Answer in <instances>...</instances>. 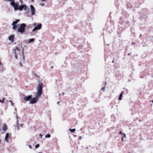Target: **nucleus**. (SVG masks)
Returning <instances> with one entry per match:
<instances>
[{
	"mask_svg": "<svg viewBox=\"0 0 153 153\" xmlns=\"http://www.w3.org/2000/svg\"><path fill=\"white\" fill-rule=\"evenodd\" d=\"M26 26L24 23H22L20 25V27L18 29V31L20 33H23L25 31V28Z\"/></svg>",
	"mask_w": 153,
	"mask_h": 153,
	"instance_id": "nucleus-2",
	"label": "nucleus"
},
{
	"mask_svg": "<svg viewBox=\"0 0 153 153\" xmlns=\"http://www.w3.org/2000/svg\"><path fill=\"white\" fill-rule=\"evenodd\" d=\"M27 8V6L25 4L21 5L18 8V9L19 10H22L23 9L25 10H26Z\"/></svg>",
	"mask_w": 153,
	"mask_h": 153,
	"instance_id": "nucleus-6",
	"label": "nucleus"
},
{
	"mask_svg": "<svg viewBox=\"0 0 153 153\" xmlns=\"http://www.w3.org/2000/svg\"><path fill=\"white\" fill-rule=\"evenodd\" d=\"M9 102H12V101H11V100H10V101H9Z\"/></svg>",
	"mask_w": 153,
	"mask_h": 153,
	"instance_id": "nucleus-42",
	"label": "nucleus"
},
{
	"mask_svg": "<svg viewBox=\"0 0 153 153\" xmlns=\"http://www.w3.org/2000/svg\"><path fill=\"white\" fill-rule=\"evenodd\" d=\"M135 44V42H132V43L131 44H132V45H133V44Z\"/></svg>",
	"mask_w": 153,
	"mask_h": 153,
	"instance_id": "nucleus-33",
	"label": "nucleus"
},
{
	"mask_svg": "<svg viewBox=\"0 0 153 153\" xmlns=\"http://www.w3.org/2000/svg\"><path fill=\"white\" fill-rule=\"evenodd\" d=\"M123 92H122L120 94V97H123Z\"/></svg>",
	"mask_w": 153,
	"mask_h": 153,
	"instance_id": "nucleus-27",
	"label": "nucleus"
},
{
	"mask_svg": "<svg viewBox=\"0 0 153 153\" xmlns=\"http://www.w3.org/2000/svg\"><path fill=\"white\" fill-rule=\"evenodd\" d=\"M36 90H37V92L35 95V97L32 99L31 98L30 100V102L31 104H33L36 103L39 98L40 97L42 94V83L39 84L38 87L36 88Z\"/></svg>",
	"mask_w": 153,
	"mask_h": 153,
	"instance_id": "nucleus-1",
	"label": "nucleus"
},
{
	"mask_svg": "<svg viewBox=\"0 0 153 153\" xmlns=\"http://www.w3.org/2000/svg\"><path fill=\"white\" fill-rule=\"evenodd\" d=\"M151 101L153 103V100Z\"/></svg>",
	"mask_w": 153,
	"mask_h": 153,
	"instance_id": "nucleus-46",
	"label": "nucleus"
},
{
	"mask_svg": "<svg viewBox=\"0 0 153 153\" xmlns=\"http://www.w3.org/2000/svg\"><path fill=\"white\" fill-rule=\"evenodd\" d=\"M39 5L42 6H43L44 5V3H40Z\"/></svg>",
	"mask_w": 153,
	"mask_h": 153,
	"instance_id": "nucleus-24",
	"label": "nucleus"
},
{
	"mask_svg": "<svg viewBox=\"0 0 153 153\" xmlns=\"http://www.w3.org/2000/svg\"><path fill=\"white\" fill-rule=\"evenodd\" d=\"M105 86L104 87H103L102 88V90L103 91H104L105 90V86L106 85V82H105Z\"/></svg>",
	"mask_w": 153,
	"mask_h": 153,
	"instance_id": "nucleus-20",
	"label": "nucleus"
},
{
	"mask_svg": "<svg viewBox=\"0 0 153 153\" xmlns=\"http://www.w3.org/2000/svg\"><path fill=\"white\" fill-rule=\"evenodd\" d=\"M24 49H23L22 51V59H21L20 61H22V63H25V56L24 53Z\"/></svg>",
	"mask_w": 153,
	"mask_h": 153,
	"instance_id": "nucleus-8",
	"label": "nucleus"
},
{
	"mask_svg": "<svg viewBox=\"0 0 153 153\" xmlns=\"http://www.w3.org/2000/svg\"><path fill=\"white\" fill-rule=\"evenodd\" d=\"M0 102H1L2 103H3L4 102V101H3L2 100H0Z\"/></svg>",
	"mask_w": 153,
	"mask_h": 153,
	"instance_id": "nucleus-28",
	"label": "nucleus"
},
{
	"mask_svg": "<svg viewBox=\"0 0 153 153\" xmlns=\"http://www.w3.org/2000/svg\"><path fill=\"white\" fill-rule=\"evenodd\" d=\"M32 98V95H30L27 96H25L24 98V100L25 101H28L30 100Z\"/></svg>",
	"mask_w": 153,
	"mask_h": 153,
	"instance_id": "nucleus-7",
	"label": "nucleus"
},
{
	"mask_svg": "<svg viewBox=\"0 0 153 153\" xmlns=\"http://www.w3.org/2000/svg\"><path fill=\"white\" fill-rule=\"evenodd\" d=\"M15 3V1L13 0L10 2V4L13 6V5H14Z\"/></svg>",
	"mask_w": 153,
	"mask_h": 153,
	"instance_id": "nucleus-18",
	"label": "nucleus"
},
{
	"mask_svg": "<svg viewBox=\"0 0 153 153\" xmlns=\"http://www.w3.org/2000/svg\"><path fill=\"white\" fill-rule=\"evenodd\" d=\"M30 8L31 15L32 16L34 15L36 13V10L35 8L32 5H30Z\"/></svg>",
	"mask_w": 153,
	"mask_h": 153,
	"instance_id": "nucleus-4",
	"label": "nucleus"
},
{
	"mask_svg": "<svg viewBox=\"0 0 153 153\" xmlns=\"http://www.w3.org/2000/svg\"><path fill=\"white\" fill-rule=\"evenodd\" d=\"M5 0L6 1H13V0Z\"/></svg>",
	"mask_w": 153,
	"mask_h": 153,
	"instance_id": "nucleus-32",
	"label": "nucleus"
},
{
	"mask_svg": "<svg viewBox=\"0 0 153 153\" xmlns=\"http://www.w3.org/2000/svg\"><path fill=\"white\" fill-rule=\"evenodd\" d=\"M35 39L34 38H32L30 39L28 42V43H30L31 42H33L34 41Z\"/></svg>",
	"mask_w": 153,
	"mask_h": 153,
	"instance_id": "nucleus-14",
	"label": "nucleus"
},
{
	"mask_svg": "<svg viewBox=\"0 0 153 153\" xmlns=\"http://www.w3.org/2000/svg\"><path fill=\"white\" fill-rule=\"evenodd\" d=\"M13 51L14 52V54H15V58L17 59V54L16 52V49H13Z\"/></svg>",
	"mask_w": 153,
	"mask_h": 153,
	"instance_id": "nucleus-15",
	"label": "nucleus"
},
{
	"mask_svg": "<svg viewBox=\"0 0 153 153\" xmlns=\"http://www.w3.org/2000/svg\"><path fill=\"white\" fill-rule=\"evenodd\" d=\"M16 119H18V116H17V114H16ZM16 124L17 125V127H19L20 126H23V124H19V123L18 121V119H17V120Z\"/></svg>",
	"mask_w": 153,
	"mask_h": 153,
	"instance_id": "nucleus-10",
	"label": "nucleus"
},
{
	"mask_svg": "<svg viewBox=\"0 0 153 153\" xmlns=\"http://www.w3.org/2000/svg\"><path fill=\"white\" fill-rule=\"evenodd\" d=\"M31 1L32 2H33L34 1L33 0H31Z\"/></svg>",
	"mask_w": 153,
	"mask_h": 153,
	"instance_id": "nucleus-40",
	"label": "nucleus"
},
{
	"mask_svg": "<svg viewBox=\"0 0 153 153\" xmlns=\"http://www.w3.org/2000/svg\"><path fill=\"white\" fill-rule=\"evenodd\" d=\"M46 0H41V1H46Z\"/></svg>",
	"mask_w": 153,
	"mask_h": 153,
	"instance_id": "nucleus-36",
	"label": "nucleus"
},
{
	"mask_svg": "<svg viewBox=\"0 0 153 153\" xmlns=\"http://www.w3.org/2000/svg\"><path fill=\"white\" fill-rule=\"evenodd\" d=\"M7 126L6 124H3L2 126V130L3 131L2 132V133L3 134L5 133V131L7 130Z\"/></svg>",
	"mask_w": 153,
	"mask_h": 153,
	"instance_id": "nucleus-5",
	"label": "nucleus"
},
{
	"mask_svg": "<svg viewBox=\"0 0 153 153\" xmlns=\"http://www.w3.org/2000/svg\"><path fill=\"white\" fill-rule=\"evenodd\" d=\"M62 94L63 95H64V93H62Z\"/></svg>",
	"mask_w": 153,
	"mask_h": 153,
	"instance_id": "nucleus-45",
	"label": "nucleus"
},
{
	"mask_svg": "<svg viewBox=\"0 0 153 153\" xmlns=\"http://www.w3.org/2000/svg\"><path fill=\"white\" fill-rule=\"evenodd\" d=\"M79 139H80V140H81V137H79Z\"/></svg>",
	"mask_w": 153,
	"mask_h": 153,
	"instance_id": "nucleus-38",
	"label": "nucleus"
},
{
	"mask_svg": "<svg viewBox=\"0 0 153 153\" xmlns=\"http://www.w3.org/2000/svg\"><path fill=\"white\" fill-rule=\"evenodd\" d=\"M16 49L19 52L20 51V49H19V48H18V47H16Z\"/></svg>",
	"mask_w": 153,
	"mask_h": 153,
	"instance_id": "nucleus-25",
	"label": "nucleus"
},
{
	"mask_svg": "<svg viewBox=\"0 0 153 153\" xmlns=\"http://www.w3.org/2000/svg\"><path fill=\"white\" fill-rule=\"evenodd\" d=\"M33 26H36L37 25V23H33Z\"/></svg>",
	"mask_w": 153,
	"mask_h": 153,
	"instance_id": "nucleus-26",
	"label": "nucleus"
},
{
	"mask_svg": "<svg viewBox=\"0 0 153 153\" xmlns=\"http://www.w3.org/2000/svg\"><path fill=\"white\" fill-rule=\"evenodd\" d=\"M118 99H119V100H122V99L121 97H120V96H119V98Z\"/></svg>",
	"mask_w": 153,
	"mask_h": 153,
	"instance_id": "nucleus-31",
	"label": "nucleus"
},
{
	"mask_svg": "<svg viewBox=\"0 0 153 153\" xmlns=\"http://www.w3.org/2000/svg\"><path fill=\"white\" fill-rule=\"evenodd\" d=\"M74 137H76V135H74Z\"/></svg>",
	"mask_w": 153,
	"mask_h": 153,
	"instance_id": "nucleus-39",
	"label": "nucleus"
},
{
	"mask_svg": "<svg viewBox=\"0 0 153 153\" xmlns=\"http://www.w3.org/2000/svg\"><path fill=\"white\" fill-rule=\"evenodd\" d=\"M142 36V35H140V37H141V36Z\"/></svg>",
	"mask_w": 153,
	"mask_h": 153,
	"instance_id": "nucleus-47",
	"label": "nucleus"
},
{
	"mask_svg": "<svg viewBox=\"0 0 153 153\" xmlns=\"http://www.w3.org/2000/svg\"><path fill=\"white\" fill-rule=\"evenodd\" d=\"M14 35H10L8 37V39L9 41H11L12 42H14Z\"/></svg>",
	"mask_w": 153,
	"mask_h": 153,
	"instance_id": "nucleus-9",
	"label": "nucleus"
},
{
	"mask_svg": "<svg viewBox=\"0 0 153 153\" xmlns=\"http://www.w3.org/2000/svg\"><path fill=\"white\" fill-rule=\"evenodd\" d=\"M29 147L30 148H31V145H29Z\"/></svg>",
	"mask_w": 153,
	"mask_h": 153,
	"instance_id": "nucleus-35",
	"label": "nucleus"
},
{
	"mask_svg": "<svg viewBox=\"0 0 153 153\" xmlns=\"http://www.w3.org/2000/svg\"><path fill=\"white\" fill-rule=\"evenodd\" d=\"M38 153H42V152H38Z\"/></svg>",
	"mask_w": 153,
	"mask_h": 153,
	"instance_id": "nucleus-51",
	"label": "nucleus"
},
{
	"mask_svg": "<svg viewBox=\"0 0 153 153\" xmlns=\"http://www.w3.org/2000/svg\"><path fill=\"white\" fill-rule=\"evenodd\" d=\"M59 103V102H57V104H58Z\"/></svg>",
	"mask_w": 153,
	"mask_h": 153,
	"instance_id": "nucleus-48",
	"label": "nucleus"
},
{
	"mask_svg": "<svg viewBox=\"0 0 153 153\" xmlns=\"http://www.w3.org/2000/svg\"><path fill=\"white\" fill-rule=\"evenodd\" d=\"M35 148L36 149L38 148L39 147V144H37L35 146Z\"/></svg>",
	"mask_w": 153,
	"mask_h": 153,
	"instance_id": "nucleus-23",
	"label": "nucleus"
},
{
	"mask_svg": "<svg viewBox=\"0 0 153 153\" xmlns=\"http://www.w3.org/2000/svg\"><path fill=\"white\" fill-rule=\"evenodd\" d=\"M13 25V29L15 30L17 28V26L16 25Z\"/></svg>",
	"mask_w": 153,
	"mask_h": 153,
	"instance_id": "nucleus-19",
	"label": "nucleus"
},
{
	"mask_svg": "<svg viewBox=\"0 0 153 153\" xmlns=\"http://www.w3.org/2000/svg\"><path fill=\"white\" fill-rule=\"evenodd\" d=\"M69 131H71L72 132H74L75 131L76 129L75 128H73V129H69Z\"/></svg>",
	"mask_w": 153,
	"mask_h": 153,
	"instance_id": "nucleus-17",
	"label": "nucleus"
},
{
	"mask_svg": "<svg viewBox=\"0 0 153 153\" xmlns=\"http://www.w3.org/2000/svg\"><path fill=\"white\" fill-rule=\"evenodd\" d=\"M42 27V24H39L33 29L32 31L33 32H34L36 30H39Z\"/></svg>",
	"mask_w": 153,
	"mask_h": 153,
	"instance_id": "nucleus-3",
	"label": "nucleus"
},
{
	"mask_svg": "<svg viewBox=\"0 0 153 153\" xmlns=\"http://www.w3.org/2000/svg\"><path fill=\"white\" fill-rule=\"evenodd\" d=\"M50 137V134H47L45 136V137L46 138H49Z\"/></svg>",
	"mask_w": 153,
	"mask_h": 153,
	"instance_id": "nucleus-21",
	"label": "nucleus"
},
{
	"mask_svg": "<svg viewBox=\"0 0 153 153\" xmlns=\"http://www.w3.org/2000/svg\"><path fill=\"white\" fill-rule=\"evenodd\" d=\"M20 20L19 19H17L16 21H13V22L12 25H16L19 21Z\"/></svg>",
	"mask_w": 153,
	"mask_h": 153,
	"instance_id": "nucleus-13",
	"label": "nucleus"
},
{
	"mask_svg": "<svg viewBox=\"0 0 153 153\" xmlns=\"http://www.w3.org/2000/svg\"><path fill=\"white\" fill-rule=\"evenodd\" d=\"M119 134H125L124 133L123 134L122 131H120V132L119 133Z\"/></svg>",
	"mask_w": 153,
	"mask_h": 153,
	"instance_id": "nucleus-29",
	"label": "nucleus"
},
{
	"mask_svg": "<svg viewBox=\"0 0 153 153\" xmlns=\"http://www.w3.org/2000/svg\"><path fill=\"white\" fill-rule=\"evenodd\" d=\"M53 66H51V68L52 69L53 68Z\"/></svg>",
	"mask_w": 153,
	"mask_h": 153,
	"instance_id": "nucleus-43",
	"label": "nucleus"
},
{
	"mask_svg": "<svg viewBox=\"0 0 153 153\" xmlns=\"http://www.w3.org/2000/svg\"><path fill=\"white\" fill-rule=\"evenodd\" d=\"M11 105L12 106H13V103L12 102H11Z\"/></svg>",
	"mask_w": 153,
	"mask_h": 153,
	"instance_id": "nucleus-34",
	"label": "nucleus"
},
{
	"mask_svg": "<svg viewBox=\"0 0 153 153\" xmlns=\"http://www.w3.org/2000/svg\"><path fill=\"white\" fill-rule=\"evenodd\" d=\"M42 134H39V136H40V138H42Z\"/></svg>",
	"mask_w": 153,
	"mask_h": 153,
	"instance_id": "nucleus-30",
	"label": "nucleus"
},
{
	"mask_svg": "<svg viewBox=\"0 0 153 153\" xmlns=\"http://www.w3.org/2000/svg\"><path fill=\"white\" fill-rule=\"evenodd\" d=\"M127 138L126 134H123V136L121 138V140L123 141H125L126 140V138Z\"/></svg>",
	"mask_w": 153,
	"mask_h": 153,
	"instance_id": "nucleus-12",
	"label": "nucleus"
},
{
	"mask_svg": "<svg viewBox=\"0 0 153 153\" xmlns=\"http://www.w3.org/2000/svg\"><path fill=\"white\" fill-rule=\"evenodd\" d=\"M9 134H6L5 137V141L7 142H8V138L9 137Z\"/></svg>",
	"mask_w": 153,
	"mask_h": 153,
	"instance_id": "nucleus-16",
	"label": "nucleus"
},
{
	"mask_svg": "<svg viewBox=\"0 0 153 153\" xmlns=\"http://www.w3.org/2000/svg\"><path fill=\"white\" fill-rule=\"evenodd\" d=\"M16 111H15V112H14V114H15V113H16Z\"/></svg>",
	"mask_w": 153,
	"mask_h": 153,
	"instance_id": "nucleus-50",
	"label": "nucleus"
},
{
	"mask_svg": "<svg viewBox=\"0 0 153 153\" xmlns=\"http://www.w3.org/2000/svg\"><path fill=\"white\" fill-rule=\"evenodd\" d=\"M22 61H20V63H19V65L20 67H22L23 66L22 65Z\"/></svg>",
	"mask_w": 153,
	"mask_h": 153,
	"instance_id": "nucleus-22",
	"label": "nucleus"
},
{
	"mask_svg": "<svg viewBox=\"0 0 153 153\" xmlns=\"http://www.w3.org/2000/svg\"><path fill=\"white\" fill-rule=\"evenodd\" d=\"M4 98H3V99H2V100L4 101Z\"/></svg>",
	"mask_w": 153,
	"mask_h": 153,
	"instance_id": "nucleus-41",
	"label": "nucleus"
},
{
	"mask_svg": "<svg viewBox=\"0 0 153 153\" xmlns=\"http://www.w3.org/2000/svg\"><path fill=\"white\" fill-rule=\"evenodd\" d=\"M2 69H1V71H3V68H2Z\"/></svg>",
	"mask_w": 153,
	"mask_h": 153,
	"instance_id": "nucleus-37",
	"label": "nucleus"
},
{
	"mask_svg": "<svg viewBox=\"0 0 153 153\" xmlns=\"http://www.w3.org/2000/svg\"><path fill=\"white\" fill-rule=\"evenodd\" d=\"M13 7L15 10H17L18 9L19 6L17 3H15L14 5H13Z\"/></svg>",
	"mask_w": 153,
	"mask_h": 153,
	"instance_id": "nucleus-11",
	"label": "nucleus"
},
{
	"mask_svg": "<svg viewBox=\"0 0 153 153\" xmlns=\"http://www.w3.org/2000/svg\"><path fill=\"white\" fill-rule=\"evenodd\" d=\"M6 134H9V133H7Z\"/></svg>",
	"mask_w": 153,
	"mask_h": 153,
	"instance_id": "nucleus-49",
	"label": "nucleus"
},
{
	"mask_svg": "<svg viewBox=\"0 0 153 153\" xmlns=\"http://www.w3.org/2000/svg\"><path fill=\"white\" fill-rule=\"evenodd\" d=\"M130 55V53H129L128 54V55Z\"/></svg>",
	"mask_w": 153,
	"mask_h": 153,
	"instance_id": "nucleus-44",
	"label": "nucleus"
}]
</instances>
